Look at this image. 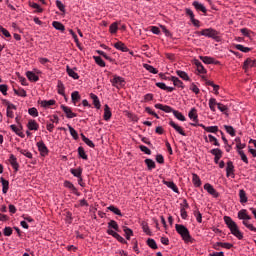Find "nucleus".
<instances>
[{
	"label": "nucleus",
	"instance_id": "obj_44",
	"mask_svg": "<svg viewBox=\"0 0 256 256\" xmlns=\"http://www.w3.org/2000/svg\"><path fill=\"white\" fill-rule=\"evenodd\" d=\"M145 164L147 165V168L149 171H152V169H155L156 165H155V161H153L152 159L147 158L145 160Z\"/></svg>",
	"mask_w": 256,
	"mask_h": 256
},
{
	"label": "nucleus",
	"instance_id": "obj_16",
	"mask_svg": "<svg viewBox=\"0 0 256 256\" xmlns=\"http://www.w3.org/2000/svg\"><path fill=\"white\" fill-rule=\"evenodd\" d=\"M64 187H66V189H70V191H72V193H74V195H77L79 197V191L77 190V188L75 187V185H73L71 183V181H64Z\"/></svg>",
	"mask_w": 256,
	"mask_h": 256
},
{
	"label": "nucleus",
	"instance_id": "obj_1",
	"mask_svg": "<svg viewBox=\"0 0 256 256\" xmlns=\"http://www.w3.org/2000/svg\"><path fill=\"white\" fill-rule=\"evenodd\" d=\"M224 223L227 225L228 229H230L234 237H237L239 240L243 239V233L239 230V226H237V223L233 221L231 217L224 216Z\"/></svg>",
	"mask_w": 256,
	"mask_h": 256
},
{
	"label": "nucleus",
	"instance_id": "obj_63",
	"mask_svg": "<svg viewBox=\"0 0 256 256\" xmlns=\"http://www.w3.org/2000/svg\"><path fill=\"white\" fill-rule=\"evenodd\" d=\"M3 233L5 237H11L13 235V229L11 227H5Z\"/></svg>",
	"mask_w": 256,
	"mask_h": 256
},
{
	"label": "nucleus",
	"instance_id": "obj_34",
	"mask_svg": "<svg viewBox=\"0 0 256 256\" xmlns=\"http://www.w3.org/2000/svg\"><path fill=\"white\" fill-rule=\"evenodd\" d=\"M17 151H19L21 155H24V157H27V159H33V153H31L29 150L17 148Z\"/></svg>",
	"mask_w": 256,
	"mask_h": 256
},
{
	"label": "nucleus",
	"instance_id": "obj_35",
	"mask_svg": "<svg viewBox=\"0 0 256 256\" xmlns=\"http://www.w3.org/2000/svg\"><path fill=\"white\" fill-rule=\"evenodd\" d=\"M52 27H54V29H56V31H62V32L65 31V25H63L59 21L52 22Z\"/></svg>",
	"mask_w": 256,
	"mask_h": 256
},
{
	"label": "nucleus",
	"instance_id": "obj_22",
	"mask_svg": "<svg viewBox=\"0 0 256 256\" xmlns=\"http://www.w3.org/2000/svg\"><path fill=\"white\" fill-rule=\"evenodd\" d=\"M115 49H117L118 51H122V53H127V51H129V48H127V46L125 45V43L119 41L116 42L114 44Z\"/></svg>",
	"mask_w": 256,
	"mask_h": 256
},
{
	"label": "nucleus",
	"instance_id": "obj_20",
	"mask_svg": "<svg viewBox=\"0 0 256 256\" xmlns=\"http://www.w3.org/2000/svg\"><path fill=\"white\" fill-rule=\"evenodd\" d=\"M234 171H235V166L233 165V162L229 161L227 162V167H226V175L227 177H231V175L234 177Z\"/></svg>",
	"mask_w": 256,
	"mask_h": 256
},
{
	"label": "nucleus",
	"instance_id": "obj_61",
	"mask_svg": "<svg viewBox=\"0 0 256 256\" xmlns=\"http://www.w3.org/2000/svg\"><path fill=\"white\" fill-rule=\"evenodd\" d=\"M206 133H217V131H219V127L218 126H208L207 128H205Z\"/></svg>",
	"mask_w": 256,
	"mask_h": 256
},
{
	"label": "nucleus",
	"instance_id": "obj_17",
	"mask_svg": "<svg viewBox=\"0 0 256 256\" xmlns=\"http://www.w3.org/2000/svg\"><path fill=\"white\" fill-rule=\"evenodd\" d=\"M162 183L163 185H166V187H168L169 189H172L174 193H179V188H177V185L175 184V182L162 180Z\"/></svg>",
	"mask_w": 256,
	"mask_h": 256
},
{
	"label": "nucleus",
	"instance_id": "obj_26",
	"mask_svg": "<svg viewBox=\"0 0 256 256\" xmlns=\"http://www.w3.org/2000/svg\"><path fill=\"white\" fill-rule=\"evenodd\" d=\"M90 97L93 101V105L94 107H96L97 109H101V101H99V97H97V95L91 93Z\"/></svg>",
	"mask_w": 256,
	"mask_h": 256
},
{
	"label": "nucleus",
	"instance_id": "obj_14",
	"mask_svg": "<svg viewBox=\"0 0 256 256\" xmlns=\"http://www.w3.org/2000/svg\"><path fill=\"white\" fill-rule=\"evenodd\" d=\"M10 128L12 129V131L18 135V137H21L23 139V137H25V134L23 133V127L21 126H16L15 124L10 125Z\"/></svg>",
	"mask_w": 256,
	"mask_h": 256
},
{
	"label": "nucleus",
	"instance_id": "obj_50",
	"mask_svg": "<svg viewBox=\"0 0 256 256\" xmlns=\"http://www.w3.org/2000/svg\"><path fill=\"white\" fill-rule=\"evenodd\" d=\"M123 231L125 233V237L127 240H129V239H131V237H133V230H131V228L124 227Z\"/></svg>",
	"mask_w": 256,
	"mask_h": 256
},
{
	"label": "nucleus",
	"instance_id": "obj_38",
	"mask_svg": "<svg viewBox=\"0 0 256 256\" xmlns=\"http://www.w3.org/2000/svg\"><path fill=\"white\" fill-rule=\"evenodd\" d=\"M71 99H72V103L74 105H77V102L79 101V99H81V95H79V91L72 92Z\"/></svg>",
	"mask_w": 256,
	"mask_h": 256
},
{
	"label": "nucleus",
	"instance_id": "obj_49",
	"mask_svg": "<svg viewBox=\"0 0 256 256\" xmlns=\"http://www.w3.org/2000/svg\"><path fill=\"white\" fill-rule=\"evenodd\" d=\"M144 69H146V71H149V73H152L153 75H157L158 71L155 69V67H153L152 65L149 64H144Z\"/></svg>",
	"mask_w": 256,
	"mask_h": 256
},
{
	"label": "nucleus",
	"instance_id": "obj_62",
	"mask_svg": "<svg viewBox=\"0 0 256 256\" xmlns=\"http://www.w3.org/2000/svg\"><path fill=\"white\" fill-rule=\"evenodd\" d=\"M108 227L110 229H114L115 231H119V225L114 220L108 223Z\"/></svg>",
	"mask_w": 256,
	"mask_h": 256
},
{
	"label": "nucleus",
	"instance_id": "obj_58",
	"mask_svg": "<svg viewBox=\"0 0 256 256\" xmlns=\"http://www.w3.org/2000/svg\"><path fill=\"white\" fill-rule=\"evenodd\" d=\"M28 114L31 115V117H39V111L35 107L30 108Z\"/></svg>",
	"mask_w": 256,
	"mask_h": 256
},
{
	"label": "nucleus",
	"instance_id": "obj_60",
	"mask_svg": "<svg viewBox=\"0 0 256 256\" xmlns=\"http://www.w3.org/2000/svg\"><path fill=\"white\" fill-rule=\"evenodd\" d=\"M141 226L146 235H151V229H149V224H147V222H142Z\"/></svg>",
	"mask_w": 256,
	"mask_h": 256
},
{
	"label": "nucleus",
	"instance_id": "obj_48",
	"mask_svg": "<svg viewBox=\"0 0 256 256\" xmlns=\"http://www.w3.org/2000/svg\"><path fill=\"white\" fill-rule=\"evenodd\" d=\"M118 30H119V26L117 22L112 23L109 27V31L112 35H115V33H117Z\"/></svg>",
	"mask_w": 256,
	"mask_h": 256
},
{
	"label": "nucleus",
	"instance_id": "obj_54",
	"mask_svg": "<svg viewBox=\"0 0 256 256\" xmlns=\"http://www.w3.org/2000/svg\"><path fill=\"white\" fill-rule=\"evenodd\" d=\"M194 217H196V221L198 223H203V215L201 214V212L199 210L194 211Z\"/></svg>",
	"mask_w": 256,
	"mask_h": 256
},
{
	"label": "nucleus",
	"instance_id": "obj_27",
	"mask_svg": "<svg viewBox=\"0 0 256 256\" xmlns=\"http://www.w3.org/2000/svg\"><path fill=\"white\" fill-rule=\"evenodd\" d=\"M201 61H203V63H205L206 65H213V64H217V62H215V59L209 56H202L200 57Z\"/></svg>",
	"mask_w": 256,
	"mask_h": 256
},
{
	"label": "nucleus",
	"instance_id": "obj_2",
	"mask_svg": "<svg viewBox=\"0 0 256 256\" xmlns=\"http://www.w3.org/2000/svg\"><path fill=\"white\" fill-rule=\"evenodd\" d=\"M238 219L243 221V225H245L246 228L249 229V231H254L256 233V227L253 226V224L249 223L251 216L247 214L246 209H242L238 212Z\"/></svg>",
	"mask_w": 256,
	"mask_h": 256
},
{
	"label": "nucleus",
	"instance_id": "obj_32",
	"mask_svg": "<svg viewBox=\"0 0 256 256\" xmlns=\"http://www.w3.org/2000/svg\"><path fill=\"white\" fill-rule=\"evenodd\" d=\"M218 104H219V103L217 102V99H215V98H210V99H209L208 105H209L210 110H211L213 113H215V111H217V109H216L215 107H217Z\"/></svg>",
	"mask_w": 256,
	"mask_h": 256
},
{
	"label": "nucleus",
	"instance_id": "obj_47",
	"mask_svg": "<svg viewBox=\"0 0 256 256\" xmlns=\"http://www.w3.org/2000/svg\"><path fill=\"white\" fill-rule=\"evenodd\" d=\"M108 210L114 213V215H118L119 217H123V214L121 213V210L115 206H109Z\"/></svg>",
	"mask_w": 256,
	"mask_h": 256
},
{
	"label": "nucleus",
	"instance_id": "obj_45",
	"mask_svg": "<svg viewBox=\"0 0 256 256\" xmlns=\"http://www.w3.org/2000/svg\"><path fill=\"white\" fill-rule=\"evenodd\" d=\"M224 129L226 133H228V135H230L231 137H235V128H233V126L224 125Z\"/></svg>",
	"mask_w": 256,
	"mask_h": 256
},
{
	"label": "nucleus",
	"instance_id": "obj_6",
	"mask_svg": "<svg viewBox=\"0 0 256 256\" xmlns=\"http://www.w3.org/2000/svg\"><path fill=\"white\" fill-rule=\"evenodd\" d=\"M36 146L42 157H47V155H49V149L47 148V145H45V142L41 140L36 143Z\"/></svg>",
	"mask_w": 256,
	"mask_h": 256
},
{
	"label": "nucleus",
	"instance_id": "obj_24",
	"mask_svg": "<svg viewBox=\"0 0 256 256\" xmlns=\"http://www.w3.org/2000/svg\"><path fill=\"white\" fill-rule=\"evenodd\" d=\"M26 77L29 81H32L34 83H37V81H39V76H37V74H35V72L32 71H27Z\"/></svg>",
	"mask_w": 256,
	"mask_h": 256
},
{
	"label": "nucleus",
	"instance_id": "obj_39",
	"mask_svg": "<svg viewBox=\"0 0 256 256\" xmlns=\"http://www.w3.org/2000/svg\"><path fill=\"white\" fill-rule=\"evenodd\" d=\"M235 49H237V51H241L242 53H249V51H251V48L245 47L242 44H236Z\"/></svg>",
	"mask_w": 256,
	"mask_h": 256
},
{
	"label": "nucleus",
	"instance_id": "obj_55",
	"mask_svg": "<svg viewBox=\"0 0 256 256\" xmlns=\"http://www.w3.org/2000/svg\"><path fill=\"white\" fill-rule=\"evenodd\" d=\"M78 154H79V157H81V159H84L85 161H87L88 157H87V154L85 153V149H83V147L78 148Z\"/></svg>",
	"mask_w": 256,
	"mask_h": 256
},
{
	"label": "nucleus",
	"instance_id": "obj_19",
	"mask_svg": "<svg viewBox=\"0 0 256 256\" xmlns=\"http://www.w3.org/2000/svg\"><path fill=\"white\" fill-rule=\"evenodd\" d=\"M170 127H172L173 129H175V131L177 133H179V135H182L183 137H185V131H183V128L181 126H179L177 123L170 121L169 122Z\"/></svg>",
	"mask_w": 256,
	"mask_h": 256
},
{
	"label": "nucleus",
	"instance_id": "obj_15",
	"mask_svg": "<svg viewBox=\"0 0 256 256\" xmlns=\"http://www.w3.org/2000/svg\"><path fill=\"white\" fill-rule=\"evenodd\" d=\"M156 87L162 89V91H167L168 93H173V91H175V87L167 86L163 82L156 83Z\"/></svg>",
	"mask_w": 256,
	"mask_h": 256
},
{
	"label": "nucleus",
	"instance_id": "obj_5",
	"mask_svg": "<svg viewBox=\"0 0 256 256\" xmlns=\"http://www.w3.org/2000/svg\"><path fill=\"white\" fill-rule=\"evenodd\" d=\"M111 84L113 87H116V89H121L125 85V78L114 75L113 79L111 80Z\"/></svg>",
	"mask_w": 256,
	"mask_h": 256
},
{
	"label": "nucleus",
	"instance_id": "obj_53",
	"mask_svg": "<svg viewBox=\"0 0 256 256\" xmlns=\"http://www.w3.org/2000/svg\"><path fill=\"white\" fill-rule=\"evenodd\" d=\"M147 245L150 247V249H157V242H155V239L149 238L147 240Z\"/></svg>",
	"mask_w": 256,
	"mask_h": 256
},
{
	"label": "nucleus",
	"instance_id": "obj_46",
	"mask_svg": "<svg viewBox=\"0 0 256 256\" xmlns=\"http://www.w3.org/2000/svg\"><path fill=\"white\" fill-rule=\"evenodd\" d=\"M15 95H18V97H27V91L23 88L14 89Z\"/></svg>",
	"mask_w": 256,
	"mask_h": 256
},
{
	"label": "nucleus",
	"instance_id": "obj_31",
	"mask_svg": "<svg viewBox=\"0 0 256 256\" xmlns=\"http://www.w3.org/2000/svg\"><path fill=\"white\" fill-rule=\"evenodd\" d=\"M112 113L111 108H109V105L104 106V121H109L111 119Z\"/></svg>",
	"mask_w": 256,
	"mask_h": 256
},
{
	"label": "nucleus",
	"instance_id": "obj_13",
	"mask_svg": "<svg viewBox=\"0 0 256 256\" xmlns=\"http://www.w3.org/2000/svg\"><path fill=\"white\" fill-rule=\"evenodd\" d=\"M170 81H172L174 87H178L180 89H185V84L176 76H171Z\"/></svg>",
	"mask_w": 256,
	"mask_h": 256
},
{
	"label": "nucleus",
	"instance_id": "obj_33",
	"mask_svg": "<svg viewBox=\"0 0 256 256\" xmlns=\"http://www.w3.org/2000/svg\"><path fill=\"white\" fill-rule=\"evenodd\" d=\"M13 109H17V108L15 107V105H13V104H8L6 115H7V117H9L10 119H13V118L15 117V115H14V113H13Z\"/></svg>",
	"mask_w": 256,
	"mask_h": 256
},
{
	"label": "nucleus",
	"instance_id": "obj_25",
	"mask_svg": "<svg viewBox=\"0 0 256 256\" xmlns=\"http://www.w3.org/2000/svg\"><path fill=\"white\" fill-rule=\"evenodd\" d=\"M176 75H178V77H180V79H182L183 81H191L189 74H187V72L183 70H177Z\"/></svg>",
	"mask_w": 256,
	"mask_h": 256
},
{
	"label": "nucleus",
	"instance_id": "obj_28",
	"mask_svg": "<svg viewBox=\"0 0 256 256\" xmlns=\"http://www.w3.org/2000/svg\"><path fill=\"white\" fill-rule=\"evenodd\" d=\"M249 67H256V60H252L251 58H248L244 62L243 68L245 69V71H247Z\"/></svg>",
	"mask_w": 256,
	"mask_h": 256
},
{
	"label": "nucleus",
	"instance_id": "obj_10",
	"mask_svg": "<svg viewBox=\"0 0 256 256\" xmlns=\"http://www.w3.org/2000/svg\"><path fill=\"white\" fill-rule=\"evenodd\" d=\"M8 161H9L11 167L17 173V171H19V162H17V157H15V155H13V154H10Z\"/></svg>",
	"mask_w": 256,
	"mask_h": 256
},
{
	"label": "nucleus",
	"instance_id": "obj_18",
	"mask_svg": "<svg viewBox=\"0 0 256 256\" xmlns=\"http://www.w3.org/2000/svg\"><path fill=\"white\" fill-rule=\"evenodd\" d=\"M204 139H205L206 143H213V145L215 147H220L221 146V144L219 143V140H217V138H215V136H213L211 134H209L208 137L205 136Z\"/></svg>",
	"mask_w": 256,
	"mask_h": 256
},
{
	"label": "nucleus",
	"instance_id": "obj_3",
	"mask_svg": "<svg viewBox=\"0 0 256 256\" xmlns=\"http://www.w3.org/2000/svg\"><path fill=\"white\" fill-rule=\"evenodd\" d=\"M175 229L180 237H182L183 241H185L186 243H189V241H191V234L189 233V229H187L185 225L176 224Z\"/></svg>",
	"mask_w": 256,
	"mask_h": 256
},
{
	"label": "nucleus",
	"instance_id": "obj_4",
	"mask_svg": "<svg viewBox=\"0 0 256 256\" xmlns=\"http://www.w3.org/2000/svg\"><path fill=\"white\" fill-rule=\"evenodd\" d=\"M196 34L201 35L202 37H208L209 39H214L217 41L219 39V32L213 28H206Z\"/></svg>",
	"mask_w": 256,
	"mask_h": 256
},
{
	"label": "nucleus",
	"instance_id": "obj_41",
	"mask_svg": "<svg viewBox=\"0 0 256 256\" xmlns=\"http://www.w3.org/2000/svg\"><path fill=\"white\" fill-rule=\"evenodd\" d=\"M174 117H176L178 119V121H187V119L185 118V115H183V113L174 110L173 112Z\"/></svg>",
	"mask_w": 256,
	"mask_h": 256
},
{
	"label": "nucleus",
	"instance_id": "obj_8",
	"mask_svg": "<svg viewBox=\"0 0 256 256\" xmlns=\"http://www.w3.org/2000/svg\"><path fill=\"white\" fill-rule=\"evenodd\" d=\"M70 173H71L74 177H77L78 183H81V181H83V177H81V175H83V169H82L81 167L70 169Z\"/></svg>",
	"mask_w": 256,
	"mask_h": 256
},
{
	"label": "nucleus",
	"instance_id": "obj_43",
	"mask_svg": "<svg viewBox=\"0 0 256 256\" xmlns=\"http://www.w3.org/2000/svg\"><path fill=\"white\" fill-rule=\"evenodd\" d=\"M40 105L44 108L52 107V105H55V100H43L41 101Z\"/></svg>",
	"mask_w": 256,
	"mask_h": 256
},
{
	"label": "nucleus",
	"instance_id": "obj_30",
	"mask_svg": "<svg viewBox=\"0 0 256 256\" xmlns=\"http://www.w3.org/2000/svg\"><path fill=\"white\" fill-rule=\"evenodd\" d=\"M0 183H2V193L7 194V191H9V181L3 179V177L0 178Z\"/></svg>",
	"mask_w": 256,
	"mask_h": 256
},
{
	"label": "nucleus",
	"instance_id": "obj_12",
	"mask_svg": "<svg viewBox=\"0 0 256 256\" xmlns=\"http://www.w3.org/2000/svg\"><path fill=\"white\" fill-rule=\"evenodd\" d=\"M188 117L189 119H191V121L199 123V115L197 114V108H191V110L188 113Z\"/></svg>",
	"mask_w": 256,
	"mask_h": 256
},
{
	"label": "nucleus",
	"instance_id": "obj_36",
	"mask_svg": "<svg viewBox=\"0 0 256 256\" xmlns=\"http://www.w3.org/2000/svg\"><path fill=\"white\" fill-rule=\"evenodd\" d=\"M239 197H240V203H247V192L245 190L241 189L239 190Z\"/></svg>",
	"mask_w": 256,
	"mask_h": 256
},
{
	"label": "nucleus",
	"instance_id": "obj_57",
	"mask_svg": "<svg viewBox=\"0 0 256 256\" xmlns=\"http://www.w3.org/2000/svg\"><path fill=\"white\" fill-rule=\"evenodd\" d=\"M217 107L219 111H221V113H224V115H227V111L229 110V108L225 106V104L218 103Z\"/></svg>",
	"mask_w": 256,
	"mask_h": 256
},
{
	"label": "nucleus",
	"instance_id": "obj_11",
	"mask_svg": "<svg viewBox=\"0 0 256 256\" xmlns=\"http://www.w3.org/2000/svg\"><path fill=\"white\" fill-rule=\"evenodd\" d=\"M155 109H159L160 111H164V113H173L175 109H172L171 106L163 105V104H155Z\"/></svg>",
	"mask_w": 256,
	"mask_h": 256
},
{
	"label": "nucleus",
	"instance_id": "obj_21",
	"mask_svg": "<svg viewBox=\"0 0 256 256\" xmlns=\"http://www.w3.org/2000/svg\"><path fill=\"white\" fill-rule=\"evenodd\" d=\"M192 5L196 9V11H201L202 13H207V8L205 7V5H203L199 1H194L192 3Z\"/></svg>",
	"mask_w": 256,
	"mask_h": 256
},
{
	"label": "nucleus",
	"instance_id": "obj_37",
	"mask_svg": "<svg viewBox=\"0 0 256 256\" xmlns=\"http://www.w3.org/2000/svg\"><path fill=\"white\" fill-rule=\"evenodd\" d=\"M192 183L195 187H201V178L197 174H192Z\"/></svg>",
	"mask_w": 256,
	"mask_h": 256
},
{
	"label": "nucleus",
	"instance_id": "obj_56",
	"mask_svg": "<svg viewBox=\"0 0 256 256\" xmlns=\"http://www.w3.org/2000/svg\"><path fill=\"white\" fill-rule=\"evenodd\" d=\"M29 5L30 7H32V9H36L38 13H43V8L39 6V4L35 2H30Z\"/></svg>",
	"mask_w": 256,
	"mask_h": 256
},
{
	"label": "nucleus",
	"instance_id": "obj_7",
	"mask_svg": "<svg viewBox=\"0 0 256 256\" xmlns=\"http://www.w3.org/2000/svg\"><path fill=\"white\" fill-rule=\"evenodd\" d=\"M204 190L207 191V193H209V195H212V197H215V199H217V197H219V192H217V190H215L213 185H211L210 183H206L204 185Z\"/></svg>",
	"mask_w": 256,
	"mask_h": 256
},
{
	"label": "nucleus",
	"instance_id": "obj_40",
	"mask_svg": "<svg viewBox=\"0 0 256 256\" xmlns=\"http://www.w3.org/2000/svg\"><path fill=\"white\" fill-rule=\"evenodd\" d=\"M69 131H70V135L73 137V139H75V141H77V139H79V134L77 133V130H75L71 125H67Z\"/></svg>",
	"mask_w": 256,
	"mask_h": 256
},
{
	"label": "nucleus",
	"instance_id": "obj_64",
	"mask_svg": "<svg viewBox=\"0 0 256 256\" xmlns=\"http://www.w3.org/2000/svg\"><path fill=\"white\" fill-rule=\"evenodd\" d=\"M56 7H58L59 11L65 13V5L62 4L60 0H56Z\"/></svg>",
	"mask_w": 256,
	"mask_h": 256
},
{
	"label": "nucleus",
	"instance_id": "obj_51",
	"mask_svg": "<svg viewBox=\"0 0 256 256\" xmlns=\"http://www.w3.org/2000/svg\"><path fill=\"white\" fill-rule=\"evenodd\" d=\"M211 155H214V157H223V152L219 148H214L210 151Z\"/></svg>",
	"mask_w": 256,
	"mask_h": 256
},
{
	"label": "nucleus",
	"instance_id": "obj_23",
	"mask_svg": "<svg viewBox=\"0 0 256 256\" xmlns=\"http://www.w3.org/2000/svg\"><path fill=\"white\" fill-rule=\"evenodd\" d=\"M29 131H39V124L35 120H29L27 124Z\"/></svg>",
	"mask_w": 256,
	"mask_h": 256
},
{
	"label": "nucleus",
	"instance_id": "obj_59",
	"mask_svg": "<svg viewBox=\"0 0 256 256\" xmlns=\"http://www.w3.org/2000/svg\"><path fill=\"white\" fill-rule=\"evenodd\" d=\"M95 63L99 65V67H105V61L100 56H94Z\"/></svg>",
	"mask_w": 256,
	"mask_h": 256
},
{
	"label": "nucleus",
	"instance_id": "obj_29",
	"mask_svg": "<svg viewBox=\"0 0 256 256\" xmlns=\"http://www.w3.org/2000/svg\"><path fill=\"white\" fill-rule=\"evenodd\" d=\"M66 71L69 75V77H72V79H79V74L75 72V68H70L69 66H66Z\"/></svg>",
	"mask_w": 256,
	"mask_h": 256
},
{
	"label": "nucleus",
	"instance_id": "obj_52",
	"mask_svg": "<svg viewBox=\"0 0 256 256\" xmlns=\"http://www.w3.org/2000/svg\"><path fill=\"white\" fill-rule=\"evenodd\" d=\"M238 155H240L241 161H243V163L249 165V159L247 158V155L245 154L244 151H239Z\"/></svg>",
	"mask_w": 256,
	"mask_h": 256
},
{
	"label": "nucleus",
	"instance_id": "obj_42",
	"mask_svg": "<svg viewBox=\"0 0 256 256\" xmlns=\"http://www.w3.org/2000/svg\"><path fill=\"white\" fill-rule=\"evenodd\" d=\"M57 87H58V94L65 97V85L63 84V82L58 81Z\"/></svg>",
	"mask_w": 256,
	"mask_h": 256
},
{
	"label": "nucleus",
	"instance_id": "obj_9",
	"mask_svg": "<svg viewBox=\"0 0 256 256\" xmlns=\"http://www.w3.org/2000/svg\"><path fill=\"white\" fill-rule=\"evenodd\" d=\"M61 109L62 111L65 113L67 119H73L75 117H77V114L74 113L70 107L65 106V105H61Z\"/></svg>",
	"mask_w": 256,
	"mask_h": 256
}]
</instances>
